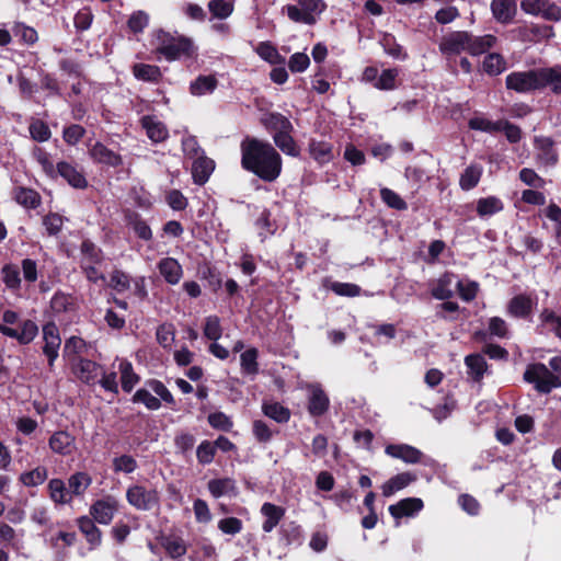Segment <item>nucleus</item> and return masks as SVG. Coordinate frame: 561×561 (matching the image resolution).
Masks as SVG:
<instances>
[{
	"instance_id": "c756f323",
	"label": "nucleus",
	"mask_w": 561,
	"mask_h": 561,
	"mask_svg": "<svg viewBox=\"0 0 561 561\" xmlns=\"http://www.w3.org/2000/svg\"><path fill=\"white\" fill-rule=\"evenodd\" d=\"M101 369L102 366L100 364L83 357H79L75 366L77 377L87 385L94 383Z\"/></svg>"
},
{
	"instance_id": "58836bf2",
	"label": "nucleus",
	"mask_w": 561,
	"mask_h": 561,
	"mask_svg": "<svg viewBox=\"0 0 561 561\" xmlns=\"http://www.w3.org/2000/svg\"><path fill=\"white\" fill-rule=\"evenodd\" d=\"M121 373V386L124 392L130 393L135 386L140 381V376L135 373L133 364L123 359L118 366Z\"/></svg>"
},
{
	"instance_id": "0e129e2a",
	"label": "nucleus",
	"mask_w": 561,
	"mask_h": 561,
	"mask_svg": "<svg viewBox=\"0 0 561 561\" xmlns=\"http://www.w3.org/2000/svg\"><path fill=\"white\" fill-rule=\"evenodd\" d=\"M386 54L397 59H405L408 54L403 50V47L397 43L396 37L391 34H383L380 39Z\"/></svg>"
},
{
	"instance_id": "2f4dec72",
	"label": "nucleus",
	"mask_w": 561,
	"mask_h": 561,
	"mask_svg": "<svg viewBox=\"0 0 561 561\" xmlns=\"http://www.w3.org/2000/svg\"><path fill=\"white\" fill-rule=\"evenodd\" d=\"M330 407V400L324 390L320 387L312 389L308 400V412L313 417L325 414Z\"/></svg>"
},
{
	"instance_id": "79ce46f5",
	"label": "nucleus",
	"mask_w": 561,
	"mask_h": 561,
	"mask_svg": "<svg viewBox=\"0 0 561 561\" xmlns=\"http://www.w3.org/2000/svg\"><path fill=\"white\" fill-rule=\"evenodd\" d=\"M92 478L88 472L78 471L68 478V490L71 497L81 496L87 489L91 485Z\"/></svg>"
},
{
	"instance_id": "20e7f679",
	"label": "nucleus",
	"mask_w": 561,
	"mask_h": 561,
	"mask_svg": "<svg viewBox=\"0 0 561 561\" xmlns=\"http://www.w3.org/2000/svg\"><path fill=\"white\" fill-rule=\"evenodd\" d=\"M523 378L539 393L548 394L561 388V354L549 359V367L542 363L527 365Z\"/></svg>"
},
{
	"instance_id": "f8f14e48",
	"label": "nucleus",
	"mask_w": 561,
	"mask_h": 561,
	"mask_svg": "<svg viewBox=\"0 0 561 561\" xmlns=\"http://www.w3.org/2000/svg\"><path fill=\"white\" fill-rule=\"evenodd\" d=\"M117 511L118 502L112 496L96 500L90 506L91 518L102 525L111 524Z\"/></svg>"
},
{
	"instance_id": "412c9836",
	"label": "nucleus",
	"mask_w": 561,
	"mask_h": 561,
	"mask_svg": "<svg viewBox=\"0 0 561 561\" xmlns=\"http://www.w3.org/2000/svg\"><path fill=\"white\" fill-rule=\"evenodd\" d=\"M491 11L499 23L510 24L517 13V4L515 0H492Z\"/></svg>"
},
{
	"instance_id": "de8ad7c7",
	"label": "nucleus",
	"mask_w": 561,
	"mask_h": 561,
	"mask_svg": "<svg viewBox=\"0 0 561 561\" xmlns=\"http://www.w3.org/2000/svg\"><path fill=\"white\" fill-rule=\"evenodd\" d=\"M543 89L549 88L552 93L561 94V65L542 68Z\"/></svg>"
},
{
	"instance_id": "7ed1b4c3",
	"label": "nucleus",
	"mask_w": 561,
	"mask_h": 561,
	"mask_svg": "<svg viewBox=\"0 0 561 561\" xmlns=\"http://www.w3.org/2000/svg\"><path fill=\"white\" fill-rule=\"evenodd\" d=\"M156 41L154 53L168 61L197 58V47L191 37L159 30L156 33Z\"/></svg>"
},
{
	"instance_id": "ea45409f",
	"label": "nucleus",
	"mask_w": 561,
	"mask_h": 561,
	"mask_svg": "<svg viewBox=\"0 0 561 561\" xmlns=\"http://www.w3.org/2000/svg\"><path fill=\"white\" fill-rule=\"evenodd\" d=\"M50 310L54 314H61L75 310V298L71 294L64 293L58 289L51 297L49 302Z\"/></svg>"
},
{
	"instance_id": "864d4df0",
	"label": "nucleus",
	"mask_w": 561,
	"mask_h": 561,
	"mask_svg": "<svg viewBox=\"0 0 561 561\" xmlns=\"http://www.w3.org/2000/svg\"><path fill=\"white\" fill-rule=\"evenodd\" d=\"M216 87L217 79L215 76H199L191 83L190 90L194 95H203L213 92Z\"/></svg>"
},
{
	"instance_id": "a19ab883",
	"label": "nucleus",
	"mask_w": 561,
	"mask_h": 561,
	"mask_svg": "<svg viewBox=\"0 0 561 561\" xmlns=\"http://www.w3.org/2000/svg\"><path fill=\"white\" fill-rule=\"evenodd\" d=\"M279 539L285 542V545H296L299 546L302 543L304 535L301 526L296 522L285 523L280 526L279 530Z\"/></svg>"
},
{
	"instance_id": "c9c22d12",
	"label": "nucleus",
	"mask_w": 561,
	"mask_h": 561,
	"mask_svg": "<svg viewBox=\"0 0 561 561\" xmlns=\"http://www.w3.org/2000/svg\"><path fill=\"white\" fill-rule=\"evenodd\" d=\"M47 490L50 500L56 505H65L72 502V497L68 488L66 486V483L59 478L50 479L47 484Z\"/></svg>"
},
{
	"instance_id": "ddd939ff",
	"label": "nucleus",
	"mask_w": 561,
	"mask_h": 561,
	"mask_svg": "<svg viewBox=\"0 0 561 561\" xmlns=\"http://www.w3.org/2000/svg\"><path fill=\"white\" fill-rule=\"evenodd\" d=\"M61 176L71 187L76 190H84L88 187V180L78 165L67 161H59L56 164L55 176Z\"/></svg>"
},
{
	"instance_id": "338daca9",
	"label": "nucleus",
	"mask_w": 561,
	"mask_h": 561,
	"mask_svg": "<svg viewBox=\"0 0 561 561\" xmlns=\"http://www.w3.org/2000/svg\"><path fill=\"white\" fill-rule=\"evenodd\" d=\"M113 471L118 473H133L137 468V460L130 455H121L113 459L112 461Z\"/></svg>"
},
{
	"instance_id": "13d9d810",
	"label": "nucleus",
	"mask_w": 561,
	"mask_h": 561,
	"mask_svg": "<svg viewBox=\"0 0 561 561\" xmlns=\"http://www.w3.org/2000/svg\"><path fill=\"white\" fill-rule=\"evenodd\" d=\"M130 401L133 403H141L148 410L156 411L161 408V401L159 398L152 396L149 390L145 388L138 389L131 397Z\"/></svg>"
},
{
	"instance_id": "f03ea898",
	"label": "nucleus",
	"mask_w": 561,
	"mask_h": 561,
	"mask_svg": "<svg viewBox=\"0 0 561 561\" xmlns=\"http://www.w3.org/2000/svg\"><path fill=\"white\" fill-rule=\"evenodd\" d=\"M496 43L497 38L492 34L474 36L466 31H455L442 37L439 51L446 57L457 56L462 51L478 56L489 51Z\"/></svg>"
},
{
	"instance_id": "a18cd8bd",
	"label": "nucleus",
	"mask_w": 561,
	"mask_h": 561,
	"mask_svg": "<svg viewBox=\"0 0 561 561\" xmlns=\"http://www.w3.org/2000/svg\"><path fill=\"white\" fill-rule=\"evenodd\" d=\"M48 478V470L44 466H37L33 470L22 472L19 481L27 488H35L43 484Z\"/></svg>"
},
{
	"instance_id": "e433bc0d",
	"label": "nucleus",
	"mask_w": 561,
	"mask_h": 561,
	"mask_svg": "<svg viewBox=\"0 0 561 561\" xmlns=\"http://www.w3.org/2000/svg\"><path fill=\"white\" fill-rule=\"evenodd\" d=\"M262 412L268 419L276 423L285 424L290 420V410L277 401H263Z\"/></svg>"
},
{
	"instance_id": "9d476101",
	"label": "nucleus",
	"mask_w": 561,
	"mask_h": 561,
	"mask_svg": "<svg viewBox=\"0 0 561 561\" xmlns=\"http://www.w3.org/2000/svg\"><path fill=\"white\" fill-rule=\"evenodd\" d=\"M534 148L536 150V160L545 167H554L559 162V152L556 142L548 136H535Z\"/></svg>"
},
{
	"instance_id": "72a5a7b5",
	"label": "nucleus",
	"mask_w": 561,
	"mask_h": 561,
	"mask_svg": "<svg viewBox=\"0 0 561 561\" xmlns=\"http://www.w3.org/2000/svg\"><path fill=\"white\" fill-rule=\"evenodd\" d=\"M310 157L319 164H325L333 158V145L329 141L310 139L308 145Z\"/></svg>"
},
{
	"instance_id": "c03bdc74",
	"label": "nucleus",
	"mask_w": 561,
	"mask_h": 561,
	"mask_svg": "<svg viewBox=\"0 0 561 561\" xmlns=\"http://www.w3.org/2000/svg\"><path fill=\"white\" fill-rule=\"evenodd\" d=\"M507 62L505 58L499 53L488 54L482 62V70L486 75L494 77L505 71Z\"/></svg>"
},
{
	"instance_id": "69168bd1",
	"label": "nucleus",
	"mask_w": 561,
	"mask_h": 561,
	"mask_svg": "<svg viewBox=\"0 0 561 561\" xmlns=\"http://www.w3.org/2000/svg\"><path fill=\"white\" fill-rule=\"evenodd\" d=\"M381 201L389 207L396 210H405L408 208L407 202L394 191L382 187L380 190Z\"/></svg>"
},
{
	"instance_id": "8fccbe9b",
	"label": "nucleus",
	"mask_w": 561,
	"mask_h": 561,
	"mask_svg": "<svg viewBox=\"0 0 561 561\" xmlns=\"http://www.w3.org/2000/svg\"><path fill=\"white\" fill-rule=\"evenodd\" d=\"M454 276V273H444L438 278L436 286L432 289V296L438 300L450 299L454 296V293L450 289Z\"/></svg>"
},
{
	"instance_id": "4d7b16f0",
	"label": "nucleus",
	"mask_w": 561,
	"mask_h": 561,
	"mask_svg": "<svg viewBox=\"0 0 561 561\" xmlns=\"http://www.w3.org/2000/svg\"><path fill=\"white\" fill-rule=\"evenodd\" d=\"M207 422L214 430L225 433H229L233 428V421L231 417L221 411L209 413L207 416Z\"/></svg>"
},
{
	"instance_id": "dca6fc26",
	"label": "nucleus",
	"mask_w": 561,
	"mask_h": 561,
	"mask_svg": "<svg viewBox=\"0 0 561 561\" xmlns=\"http://www.w3.org/2000/svg\"><path fill=\"white\" fill-rule=\"evenodd\" d=\"M124 220L126 226L134 231L138 239L146 242H149L153 239V233L150 226L138 211L133 209L124 210Z\"/></svg>"
},
{
	"instance_id": "09e8293b",
	"label": "nucleus",
	"mask_w": 561,
	"mask_h": 561,
	"mask_svg": "<svg viewBox=\"0 0 561 561\" xmlns=\"http://www.w3.org/2000/svg\"><path fill=\"white\" fill-rule=\"evenodd\" d=\"M481 175L482 168L478 164H471L461 173L459 186L462 191H470L479 184Z\"/></svg>"
},
{
	"instance_id": "f257e3e1",
	"label": "nucleus",
	"mask_w": 561,
	"mask_h": 561,
	"mask_svg": "<svg viewBox=\"0 0 561 561\" xmlns=\"http://www.w3.org/2000/svg\"><path fill=\"white\" fill-rule=\"evenodd\" d=\"M241 167L260 180L272 183L283 170V159L268 141L247 136L240 144Z\"/></svg>"
},
{
	"instance_id": "6e6552de",
	"label": "nucleus",
	"mask_w": 561,
	"mask_h": 561,
	"mask_svg": "<svg viewBox=\"0 0 561 561\" xmlns=\"http://www.w3.org/2000/svg\"><path fill=\"white\" fill-rule=\"evenodd\" d=\"M42 332L44 342L42 352L47 359L49 371H54L55 362L59 356V348L61 345L59 329L55 322L49 321L43 325Z\"/></svg>"
},
{
	"instance_id": "680f3d73",
	"label": "nucleus",
	"mask_w": 561,
	"mask_h": 561,
	"mask_svg": "<svg viewBox=\"0 0 561 561\" xmlns=\"http://www.w3.org/2000/svg\"><path fill=\"white\" fill-rule=\"evenodd\" d=\"M468 127L472 130L495 134L500 133V119L493 122L481 116H474L468 121Z\"/></svg>"
},
{
	"instance_id": "7c9ffc66",
	"label": "nucleus",
	"mask_w": 561,
	"mask_h": 561,
	"mask_svg": "<svg viewBox=\"0 0 561 561\" xmlns=\"http://www.w3.org/2000/svg\"><path fill=\"white\" fill-rule=\"evenodd\" d=\"M468 376L474 381L480 382L488 370V363L480 353L469 354L465 357Z\"/></svg>"
},
{
	"instance_id": "774afa93",
	"label": "nucleus",
	"mask_w": 561,
	"mask_h": 561,
	"mask_svg": "<svg viewBox=\"0 0 561 561\" xmlns=\"http://www.w3.org/2000/svg\"><path fill=\"white\" fill-rule=\"evenodd\" d=\"M146 385L159 397L160 401H164L174 409L176 403L175 399L162 381L158 379H149Z\"/></svg>"
},
{
	"instance_id": "c85d7f7f",
	"label": "nucleus",
	"mask_w": 561,
	"mask_h": 561,
	"mask_svg": "<svg viewBox=\"0 0 561 561\" xmlns=\"http://www.w3.org/2000/svg\"><path fill=\"white\" fill-rule=\"evenodd\" d=\"M12 194L13 199L24 208L36 209L42 204V196L34 188L15 186Z\"/></svg>"
},
{
	"instance_id": "5fc2aeb1",
	"label": "nucleus",
	"mask_w": 561,
	"mask_h": 561,
	"mask_svg": "<svg viewBox=\"0 0 561 561\" xmlns=\"http://www.w3.org/2000/svg\"><path fill=\"white\" fill-rule=\"evenodd\" d=\"M2 280L7 288L10 290H18L21 288L20 270L16 265L9 263L4 264L1 268Z\"/></svg>"
},
{
	"instance_id": "4c0bfd02",
	"label": "nucleus",
	"mask_w": 561,
	"mask_h": 561,
	"mask_svg": "<svg viewBox=\"0 0 561 561\" xmlns=\"http://www.w3.org/2000/svg\"><path fill=\"white\" fill-rule=\"evenodd\" d=\"M293 131L294 130H285L283 133H276L273 135V140L275 146L279 148L282 152L287 156L297 158L300 154V148L291 136Z\"/></svg>"
},
{
	"instance_id": "1a4fd4ad",
	"label": "nucleus",
	"mask_w": 561,
	"mask_h": 561,
	"mask_svg": "<svg viewBox=\"0 0 561 561\" xmlns=\"http://www.w3.org/2000/svg\"><path fill=\"white\" fill-rule=\"evenodd\" d=\"M537 304L538 297L536 295L518 294L507 302L506 312L515 319L530 320Z\"/></svg>"
},
{
	"instance_id": "6e6d98bb",
	"label": "nucleus",
	"mask_w": 561,
	"mask_h": 561,
	"mask_svg": "<svg viewBox=\"0 0 561 561\" xmlns=\"http://www.w3.org/2000/svg\"><path fill=\"white\" fill-rule=\"evenodd\" d=\"M217 450L211 440H202L196 448V459L202 466L210 465L216 457Z\"/></svg>"
},
{
	"instance_id": "4468645a",
	"label": "nucleus",
	"mask_w": 561,
	"mask_h": 561,
	"mask_svg": "<svg viewBox=\"0 0 561 561\" xmlns=\"http://www.w3.org/2000/svg\"><path fill=\"white\" fill-rule=\"evenodd\" d=\"M0 333L4 336L15 339L21 345H27L38 334V327L30 319H26L21 323L20 331L0 323Z\"/></svg>"
},
{
	"instance_id": "f704fd0d",
	"label": "nucleus",
	"mask_w": 561,
	"mask_h": 561,
	"mask_svg": "<svg viewBox=\"0 0 561 561\" xmlns=\"http://www.w3.org/2000/svg\"><path fill=\"white\" fill-rule=\"evenodd\" d=\"M81 260L80 265H101L104 261V253L101 248H99L93 241L90 239H84L80 245Z\"/></svg>"
},
{
	"instance_id": "3c124183",
	"label": "nucleus",
	"mask_w": 561,
	"mask_h": 561,
	"mask_svg": "<svg viewBox=\"0 0 561 561\" xmlns=\"http://www.w3.org/2000/svg\"><path fill=\"white\" fill-rule=\"evenodd\" d=\"M259 351L255 347H250L244 351L240 356L241 370L245 375H256L259 373Z\"/></svg>"
},
{
	"instance_id": "393cba45",
	"label": "nucleus",
	"mask_w": 561,
	"mask_h": 561,
	"mask_svg": "<svg viewBox=\"0 0 561 561\" xmlns=\"http://www.w3.org/2000/svg\"><path fill=\"white\" fill-rule=\"evenodd\" d=\"M158 542L172 559L183 557L187 551L183 538L174 534L159 536Z\"/></svg>"
},
{
	"instance_id": "4be33fe9",
	"label": "nucleus",
	"mask_w": 561,
	"mask_h": 561,
	"mask_svg": "<svg viewBox=\"0 0 561 561\" xmlns=\"http://www.w3.org/2000/svg\"><path fill=\"white\" fill-rule=\"evenodd\" d=\"M215 170V161L204 154L193 159L192 178L195 184L204 185L213 171Z\"/></svg>"
},
{
	"instance_id": "052dcab7",
	"label": "nucleus",
	"mask_w": 561,
	"mask_h": 561,
	"mask_svg": "<svg viewBox=\"0 0 561 561\" xmlns=\"http://www.w3.org/2000/svg\"><path fill=\"white\" fill-rule=\"evenodd\" d=\"M85 341L82 337L72 335L65 341L62 355L72 362L75 356H78L85 350Z\"/></svg>"
},
{
	"instance_id": "0eeeda50",
	"label": "nucleus",
	"mask_w": 561,
	"mask_h": 561,
	"mask_svg": "<svg viewBox=\"0 0 561 561\" xmlns=\"http://www.w3.org/2000/svg\"><path fill=\"white\" fill-rule=\"evenodd\" d=\"M126 501L138 511L159 508L160 495L156 489H147L142 484H133L126 490Z\"/></svg>"
},
{
	"instance_id": "e2e57ef3",
	"label": "nucleus",
	"mask_w": 561,
	"mask_h": 561,
	"mask_svg": "<svg viewBox=\"0 0 561 561\" xmlns=\"http://www.w3.org/2000/svg\"><path fill=\"white\" fill-rule=\"evenodd\" d=\"M252 433L257 443L266 444L271 442L274 436V431L263 420H254L252 423ZM279 431L276 430L275 434Z\"/></svg>"
},
{
	"instance_id": "603ef678",
	"label": "nucleus",
	"mask_w": 561,
	"mask_h": 561,
	"mask_svg": "<svg viewBox=\"0 0 561 561\" xmlns=\"http://www.w3.org/2000/svg\"><path fill=\"white\" fill-rule=\"evenodd\" d=\"M257 55L272 65H284L285 58L277 48L270 42H261L256 47Z\"/></svg>"
},
{
	"instance_id": "9b49d317",
	"label": "nucleus",
	"mask_w": 561,
	"mask_h": 561,
	"mask_svg": "<svg viewBox=\"0 0 561 561\" xmlns=\"http://www.w3.org/2000/svg\"><path fill=\"white\" fill-rule=\"evenodd\" d=\"M88 153L91 160L96 164L116 169L124 163L123 157L119 153L113 151L101 141L89 145Z\"/></svg>"
},
{
	"instance_id": "a211bd4d",
	"label": "nucleus",
	"mask_w": 561,
	"mask_h": 561,
	"mask_svg": "<svg viewBox=\"0 0 561 561\" xmlns=\"http://www.w3.org/2000/svg\"><path fill=\"white\" fill-rule=\"evenodd\" d=\"M385 453L407 463H419L423 456L420 449L407 444H389L386 446Z\"/></svg>"
},
{
	"instance_id": "bb28decb",
	"label": "nucleus",
	"mask_w": 561,
	"mask_h": 561,
	"mask_svg": "<svg viewBox=\"0 0 561 561\" xmlns=\"http://www.w3.org/2000/svg\"><path fill=\"white\" fill-rule=\"evenodd\" d=\"M141 126L153 142H162L169 137L167 126L154 116L146 115L141 118Z\"/></svg>"
},
{
	"instance_id": "f3484780",
	"label": "nucleus",
	"mask_w": 561,
	"mask_h": 561,
	"mask_svg": "<svg viewBox=\"0 0 561 561\" xmlns=\"http://www.w3.org/2000/svg\"><path fill=\"white\" fill-rule=\"evenodd\" d=\"M424 506V503L419 497H407L402 499L396 504H391L388 507L389 514L394 519H401L403 517H411L417 514Z\"/></svg>"
},
{
	"instance_id": "aec40b11",
	"label": "nucleus",
	"mask_w": 561,
	"mask_h": 561,
	"mask_svg": "<svg viewBox=\"0 0 561 561\" xmlns=\"http://www.w3.org/2000/svg\"><path fill=\"white\" fill-rule=\"evenodd\" d=\"M260 513L264 517L262 529L264 533H271L284 518L286 510L283 506L265 502L261 506Z\"/></svg>"
},
{
	"instance_id": "423d86ee",
	"label": "nucleus",
	"mask_w": 561,
	"mask_h": 561,
	"mask_svg": "<svg viewBox=\"0 0 561 561\" xmlns=\"http://www.w3.org/2000/svg\"><path fill=\"white\" fill-rule=\"evenodd\" d=\"M297 2L298 5H285L283 12L287 13L290 21L307 25L316 24L319 15L327 7L323 0H297Z\"/></svg>"
},
{
	"instance_id": "5701e85b",
	"label": "nucleus",
	"mask_w": 561,
	"mask_h": 561,
	"mask_svg": "<svg viewBox=\"0 0 561 561\" xmlns=\"http://www.w3.org/2000/svg\"><path fill=\"white\" fill-rule=\"evenodd\" d=\"M159 273L170 285H176L183 276V268L179 261L174 257H163L157 265Z\"/></svg>"
},
{
	"instance_id": "a878e982",
	"label": "nucleus",
	"mask_w": 561,
	"mask_h": 561,
	"mask_svg": "<svg viewBox=\"0 0 561 561\" xmlns=\"http://www.w3.org/2000/svg\"><path fill=\"white\" fill-rule=\"evenodd\" d=\"M539 324L537 325V332H542L547 329L553 333L556 337L561 340V316H559L553 309L543 308L539 313Z\"/></svg>"
},
{
	"instance_id": "49530a36",
	"label": "nucleus",
	"mask_w": 561,
	"mask_h": 561,
	"mask_svg": "<svg viewBox=\"0 0 561 561\" xmlns=\"http://www.w3.org/2000/svg\"><path fill=\"white\" fill-rule=\"evenodd\" d=\"M131 70L136 79L146 82H158L162 77L160 68L156 65L135 64Z\"/></svg>"
},
{
	"instance_id": "37998d69",
	"label": "nucleus",
	"mask_w": 561,
	"mask_h": 561,
	"mask_svg": "<svg viewBox=\"0 0 561 561\" xmlns=\"http://www.w3.org/2000/svg\"><path fill=\"white\" fill-rule=\"evenodd\" d=\"M504 208L503 202L496 196L482 197L477 201V214L480 217L493 216Z\"/></svg>"
},
{
	"instance_id": "473e14b6",
	"label": "nucleus",
	"mask_w": 561,
	"mask_h": 561,
	"mask_svg": "<svg viewBox=\"0 0 561 561\" xmlns=\"http://www.w3.org/2000/svg\"><path fill=\"white\" fill-rule=\"evenodd\" d=\"M416 480V474L412 472H401L393 477H391L389 480H387L381 485L382 495L386 497H389L393 495L396 492L403 490L407 488L410 483L414 482Z\"/></svg>"
},
{
	"instance_id": "2eb2a0df",
	"label": "nucleus",
	"mask_w": 561,
	"mask_h": 561,
	"mask_svg": "<svg viewBox=\"0 0 561 561\" xmlns=\"http://www.w3.org/2000/svg\"><path fill=\"white\" fill-rule=\"evenodd\" d=\"M50 450L59 456H70L76 450V437L68 431L59 430L48 439Z\"/></svg>"
},
{
	"instance_id": "bf43d9fd",
	"label": "nucleus",
	"mask_w": 561,
	"mask_h": 561,
	"mask_svg": "<svg viewBox=\"0 0 561 561\" xmlns=\"http://www.w3.org/2000/svg\"><path fill=\"white\" fill-rule=\"evenodd\" d=\"M208 10L213 18L225 20L233 12V2L230 0H210L208 2Z\"/></svg>"
},
{
	"instance_id": "39448f33",
	"label": "nucleus",
	"mask_w": 561,
	"mask_h": 561,
	"mask_svg": "<svg viewBox=\"0 0 561 561\" xmlns=\"http://www.w3.org/2000/svg\"><path fill=\"white\" fill-rule=\"evenodd\" d=\"M542 68L514 71L507 75L505 84L508 90L517 93H531L543 90Z\"/></svg>"
},
{
	"instance_id": "6ab92c4d",
	"label": "nucleus",
	"mask_w": 561,
	"mask_h": 561,
	"mask_svg": "<svg viewBox=\"0 0 561 561\" xmlns=\"http://www.w3.org/2000/svg\"><path fill=\"white\" fill-rule=\"evenodd\" d=\"M260 122L272 136L285 130H294L289 118L280 113L265 112L260 118Z\"/></svg>"
},
{
	"instance_id": "cd10ccee",
	"label": "nucleus",
	"mask_w": 561,
	"mask_h": 561,
	"mask_svg": "<svg viewBox=\"0 0 561 561\" xmlns=\"http://www.w3.org/2000/svg\"><path fill=\"white\" fill-rule=\"evenodd\" d=\"M207 488L215 499L224 495L237 496L239 494L234 479L228 477L209 480Z\"/></svg>"
},
{
	"instance_id": "b1692460",
	"label": "nucleus",
	"mask_w": 561,
	"mask_h": 561,
	"mask_svg": "<svg viewBox=\"0 0 561 561\" xmlns=\"http://www.w3.org/2000/svg\"><path fill=\"white\" fill-rule=\"evenodd\" d=\"M95 523L96 522L89 516H80L77 518L78 528L84 535L87 542L92 549L99 547L102 542V531Z\"/></svg>"
}]
</instances>
